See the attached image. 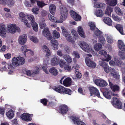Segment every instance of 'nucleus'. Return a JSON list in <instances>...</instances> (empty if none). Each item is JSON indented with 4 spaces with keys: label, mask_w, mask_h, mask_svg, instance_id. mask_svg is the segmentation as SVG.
I'll use <instances>...</instances> for the list:
<instances>
[{
    "label": "nucleus",
    "mask_w": 125,
    "mask_h": 125,
    "mask_svg": "<svg viewBox=\"0 0 125 125\" xmlns=\"http://www.w3.org/2000/svg\"><path fill=\"white\" fill-rule=\"evenodd\" d=\"M6 114L7 116L10 119H12L14 115L13 111L11 110L7 112Z\"/></svg>",
    "instance_id": "47"
},
{
    "label": "nucleus",
    "mask_w": 125,
    "mask_h": 125,
    "mask_svg": "<svg viewBox=\"0 0 125 125\" xmlns=\"http://www.w3.org/2000/svg\"><path fill=\"white\" fill-rule=\"evenodd\" d=\"M107 42L109 43H112L113 41L112 36L111 35L108 33H106L105 34Z\"/></svg>",
    "instance_id": "32"
},
{
    "label": "nucleus",
    "mask_w": 125,
    "mask_h": 125,
    "mask_svg": "<svg viewBox=\"0 0 125 125\" xmlns=\"http://www.w3.org/2000/svg\"><path fill=\"white\" fill-rule=\"evenodd\" d=\"M49 72L52 75L54 76L57 75L58 73L57 69L54 67L51 68L49 70Z\"/></svg>",
    "instance_id": "42"
},
{
    "label": "nucleus",
    "mask_w": 125,
    "mask_h": 125,
    "mask_svg": "<svg viewBox=\"0 0 125 125\" xmlns=\"http://www.w3.org/2000/svg\"><path fill=\"white\" fill-rule=\"evenodd\" d=\"M112 92L110 90H107L103 93L104 96L106 98L110 99L111 98L112 94L113 96H118V94H112Z\"/></svg>",
    "instance_id": "21"
},
{
    "label": "nucleus",
    "mask_w": 125,
    "mask_h": 125,
    "mask_svg": "<svg viewBox=\"0 0 125 125\" xmlns=\"http://www.w3.org/2000/svg\"><path fill=\"white\" fill-rule=\"evenodd\" d=\"M109 86L112 90L114 91H117L119 90V86L115 84L113 85L109 80H108Z\"/></svg>",
    "instance_id": "30"
},
{
    "label": "nucleus",
    "mask_w": 125,
    "mask_h": 125,
    "mask_svg": "<svg viewBox=\"0 0 125 125\" xmlns=\"http://www.w3.org/2000/svg\"><path fill=\"white\" fill-rule=\"evenodd\" d=\"M71 32L72 34L73 35V37L75 38L77 37L78 35V34L76 31L74 30L73 29L72 30Z\"/></svg>",
    "instance_id": "63"
},
{
    "label": "nucleus",
    "mask_w": 125,
    "mask_h": 125,
    "mask_svg": "<svg viewBox=\"0 0 125 125\" xmlns=\"http://www.w3.org/2000/svg\"><path fill=\"white\" fill-rule=\"evenodd\" d=\"M59 60L56 57L52 58L51 61V64L53 66L57 65L59 64Z\"/></svg>",
    "instance_id": "35"
},
{
    "label": "nucleus",
    "mask_w": 125,
    "mask_h": 125,
    "mask_svg": "<svg viewBox=\"0 0 125 125\" xmlns=\"http://www.w3.org/2000/svg\"><path fill=\"white\" fill-rule=\"evenodd\" d=\"M30 40L35 43H37L39 42V40L36 37L30 35L28 37Z\"/></svg>",
    "instance_id": "44"
},
{
    "label": "nucleus",
    "mask_w": 125,
    "mask_h": 125,
    "mask_svg": "<svg viewBox=\"0 0 125 125\" xmlns=\"http://www.w3.org/2000/svg\"><path fill=\"white\" fill-rule=\"evenodd\" d=\"M76 77L78 78H80L81 77L82 75L78 69H76L75 71Z\"/></svg>",
    "instance_id": "56"
},
{
    "label": "nucleus",
    "mask_w": 125,
    "mask_h": 125,
    "mask_svg": "<svg viewBox=\"0 0 125 125\" xmlns=\"http://www.w3.org/2000/svg\"><path fill=\"white\" fill-rule=\"evenodd\" d=\"M60 111L62 114L66 113L68 110V107L67 106L65 105H61L60 107Z\"/></svg>",
    "instance_id": "31"
},
{
    "label": "nucleus",
    "mask_w": 125,
    "mask_h": 125,
    "mask_svg": "<svg viewBox=\"0 0 125 125\" xmlns=\"http://www.w3.org/2000/svg\"><path fill=\"white\" fill-rule=\"evenodd\" d=\"M98 42L101 43L103 45H104L105 43V38L103 35L98 37Z\"/></svg>",
    "instance_id": "50"
},
{
    "label": "nucleus",
    "mask_w": 125,
    "mask_h": 125,
    "mask_svg": "<svg viewBox=\"0 0 125 125\" xmlns=\"http://www.w3.org/2000/svg\"><path fill=\"white\" fill-rule=\"evenodd\" d=\"M2 67L0 68V71H7L8 70H12L14 69V67L10 63H7L5 62L1 63Z\"/></svg>",
    "instance_id": "6"
},
{
    "label": "nucleus",
    "mask_w": 125,
    "mask_h": 125,
    "mask_svg": "<svg viewBox=\"0 0 125 125\" xmlns=\"http://www.w3.org/2000/svg\"><path fill=\"white\" fill-rule=\"evenodd\" d=\"M70 13L71 17L75 21H79L81 20V17L75 12L71 10L70 12Z\"/></svg>",
    "instance_id": "18"
},
{
    "label": "nucleus",
    "mask_w": 125,
    "mask_h": 125,
    "mask_svg": "<svg viewBox=\"0 0 125 125\" xmlns=\"http://www.w3.org/2000/svg\"><path fill=\"white\" fill-rule=\"evenodd\" d=\"M72 120L74 124L77 125H86L83 122L80 120L77 117L73 116Z\"/></svg>",
    "instance_id": "22"
},
{
    "label": "nucleus",
    "mask_w": 125,
    "mask_h": 125,
    "mask_svg": "<svg viewBox=\"0 0 125 125\" xmlns=\"http://www.w3.org/2000/svg\"><path fill=\"white\" fill-rule=\"evenodd\" d=\"M62 57L68 63H70L72 62V59L71 57L68 55H64Z\"/></svg>",
    "instance_id": "43"
},
{
    "label": "nucleus",
    "mask_w": 125,
    "mask_h": 125,
    "mask_svg": "<svg viewBox=\"0 0 125 125\" xmlns=\"http://www.w3.org/2000/svg\"><path fill=\"white\" fill-rule=\"evenodd\" d=\"M112 104L116 108L118 109H121L122 107V103L116 97L113 98L112 101Z\"/></svg>",
    "instance_id": "10"
},
{
    "label": "nucleus",
    "mask_w": 125,
    "mask_h": 125,
    "mask_svg": "<svg viewBox=\"0 0 125 125\" xmlns=\"http://www.w3.org/2000/svg\"><path fill=\"white\" fill-rule=\"evenodd\" d=\"M47 65H43L42 67V69L44 71L46 74H48L49 72L47 70Z\"/></svg>",
    "instance_id": "59"
},
{
    "label": "nucleus",
    "mask_w": 125,
    "mask_h": 125,
    "mask_svg": "<svg viewBox=\"0 0 125 125\" xmlns=\"http://www.w3.org/2000/svg\"><path fill=\"white\" fill-rule=\"evenodd\" d=\"M106 4L112 6H115L117 4V0H106Z\"/></svg>",
    "instance_id": "38"
},
{
    "label": "nucleus",
    "mask_w": 125,
    "mask_h": 125,
    "mask_svg": "<svg viewBox=\"0 0 125 125\" xmlns=\"http://www.w3.org/2000/svg\"><path fill=\"white\" fill-rule=\"evenodd\" d=\"M39 26L40 28L42 29H43L46 26V24L44 20H42L40 21L39 23Z\"/></svg>",
    "instance_id": "52"
},
{
    "label": "nucleus",
    "mask_w": 125,
    "mask_h": 125,
    "mask_svg": "<svg viewBox=\"0 0 125 125\" xmlns=\"http://www.w3.org/2000/svg\"><path fill=\"white\" fill-rule=\"evenodd\" d=\"M119 55L121 58L123 59H125V52H120L119 53Z\"/></svg>",
    "instance_id": "62"
},
{
    "label": "nucleus",
    "mask_w": 125,
    "mask_h": 125,
    "mask_svg": "<svg viewBox=\"0 0 125 125\" xmlns=\"http://www.w3.org/2000/svg\"><path fill=\"white\" fill-rule=\"evenodd\" d=\"M99 64L101 66L104 68V71L106 73H108L110 72L111 74V69H114V68H110L108 65L102 60L99 61Z\"/></svg>",
    "instance_id": "11"
},
{
    "label": "nucleus",
    "mask_w": 125,
    "mask_h": 125,
    "mask_svg": "<svg viewBox=\"0 0 125 125\" xmlns=\"http://www.w3.org/2000/svg\"><path fill=\"white\" fill-rule=\"evenodd\" d=\"M49 8L50 12L52 15H54L56 10V6L53 4H51L50 5Z\"/></svg>",
    "instance_id": "40"
},
{
    "label": "nucleus",
    "mask_w": 125,
    "mask_h": 125,
    "mask_svg": "<svg viewBox=\"0 0 125 125\" xmlns=\"http://www.w3.org/2000/svg\"><path fill=\"white\" fill-rule=\"evenodd\" d=\"M112 17L113 19L115 21H119L121 20V19L116 16L114 14H112Z\"/></svg>",
    "instance_id": "58"
},
{
    "label": "nucleus",
    "mask_w": 125,
    "mask_h": 125,
    "mask_svg": "<svg viewBox=\"0 0 125 125\" xmlns=\"http://www.w3.org/2000/svg\"><path fill=\"white\" fill-rule=\"evenodd\" d=\"M80 47L84 51L89 52L91 51V48L89 47L88 45L84 42H80L79 43Z\"/></svg>",
    "instance_id": "9"
},
{
    "label": "nucleus",
    "mask_w": 125,
    "mask_h": 125,
    "mask_svg": "<svg viewBox=\"0 0 125 125\" xmlns=\"http://www.w3.org/2000/svg\"><path fill=\"white\" fill-rule=\"evenodd\" d=\"M7 30L5 25L4 24H0V36L2 38H5L6 36Z\"/></svg>",
    "instance_id": "15"
},
{
    "label": "nucleus",
    "mask_w": 125,
    "mask_h": 125,
    "mask_svg": "<svg viewBox=\"0 0 125 125\" xmlns=\"http://www.w3.org/2000/svg\"><path fill=\"white\" fill-rule=\"evenodd\" d=\"M48 16L49 18L51 21L54 22L55 21H56V18L55 17L52 15L50 14H48Z\"/></svg>",
    "instance_id": "60"
},
{
    "label": "nucleus",
    "mask_w": 125,
    "mask_h": 125,
    "mask_svg": "<svg viewBox=\"0 0 125 125\" xmlns=\"http://www.w3.org/2000/svg\"><path fill=\"white\" fill-rule=\"evenodd\" d=\"M104 56V58L103 59H101L99 61L102 60H103L104 62V61L108 62L111 59V56L109 54H107V53Z\"/></svg>",
    "instance_id": "51"
},
{
    "label": "nucleus",
    "mask_w": 125,
    "mask_h": 125,
    "mask_svg": "<svg viewBox=\"0 0 125 125\" xmlns=\"http://www.w3.org/2000/svg\"><path fill=\"white\" fill-rule=\"evenodd\" d=\"M105 4L103 3L96 2L94 3V6L95 7L102 8L104 7Z\"/></svg>",
    "instance_id": "49"
},
{
    "label": "nucleus",
    "mask_w": 125,
    "mask_h": 125,
    "mask_svg": "<svg viewBox=\"0 0 125 125\" xmlns=\"http://www.w3.org/2000/svg\"><path fill=\"white\" fill-rule=\"evenodd\" d=\"M88 57H87L85 59V63L87 65L91 68H94L96 66V63L93 61L91 60L90 58L88 57H92L91 54L87 55Z\"/></svg>",
    "instance_id": "8"
},
{
    "label": "nucleus",
    "mask_w": 125,
    "mask_h": 125,
    "mask_svg": "<svg viewBox=\"0 0 125 125\" xmlns=\"http://www.w3.org/2000/svg\"><path fill=\"white\" fill-rule=\"evenodd\" d=\"M94 34L98 37H99L103 35L102 32L97 28L94 29Z\"/></svg>",
    "instance_id": "45"
},
{
    "label": "nucleus",
    "mask_w": 125,
    "mask_h": 125,
    "mask_svg": "<svg viewBox=\"0 0 125 125\" xmlns=\"http://www.w3.org/2000/svg\"><path fill=\"white\" fill-rule=\"evenodd\" d=\"M19 18L21 21L23 22L27 27L30 28V24L28 22V19L30 21L31 24L33 28V30L35 32H37L38 29L37 24L35 21V18L32 15L29 14H25L23 12L20 13L19 14Z\"/></svg>",
    "instance_id": "1"
},
{
    "label": "nucleus",
    "mask_w": 125,
    "mask_h": 125,
    "mask_svg": "<svg viewBox=\"0 0 125 125\" xmlns=\"http://www.w3.org/2000/svg\"><path fill=\"white\" fill-rule=\"evenodd\" d=\"M95 84L97 86L101 87L106 86L107 83L105 80L102 79H97L94 81Z\"/></svg>",
    "instance_id": "16"
},
{
    "label": "nucleus",
    "mask_w": 125,
    "mask_h": 125,
    "mask_svg": "<svg viewBox=\"0 0 125 125\" xmlns=\"http://www.w3.org/2000/svg\"><path fill=\"white\" fill-rule=\"evenodd\" d=\"M118 45L119 49L122 51H125V45L122 41L120 40L118 41Z\"/></svg>",
    "instance_id": "36"
},
{
    "label": "nucleus",
    "mask_w": 125,
    "mask_h": 125,
    "mask_svg": "<svg viewBox=\"0 0 125 125\" xmlns=\"http://www.w3.org/2000/svg\"><path fill=\"white\" fill-rule=\"evenodd\" d=\"M102 48V45L99 43H97L94 44V48L96 52H98Z\"/></svg>",
    "instance_id": "41"
},
{
    "label": "nucleus",
    "mask_w": 125,
    "mask_h": 125,
    "mask_svg": "<svg viewBox=\"0 0 125 125\" xmlns=\"http://www.w3.org/2000/svg\"><path fill=\"white\" fill-rule=\"evenodd\" d=\"M42 50L46 53V56H48L51 54V52L48 48L46 45H43L42 47Z\"/></svg>",
    "instance_id": "28"
},
{
    "label": "nucleus",
    "mask_w": 125,
    "mask_h": 125,
    "mask_svg": "<svg viewBox=\"0 0 125 125\" xmlns=\"http://www.w3.org/2000/svg\"><path fill=\"white\" fill-rule=\"evenodd\" d=\"M59 63L60 67L61 68H64L65 70L68 71H70L71 70V66L64 60L62 59H60Z\"/></svg>",
    "instance_id": "7"
},
{
    "label": "nucleus",
    "mask_w": 125,
    "mask_h": 125,
    "mask_svg": "<svg viewBox=\"0 0 125 125\" xmlns=\"http://www.w3.org/2000/svg\"><path fill=\"white\" fill-rule=\"evenodd\" d=\"M31 3H35L36 2H37V4L38 7L40 8H42L43 6L46 5L47 4L45 3L42 1H37V0H30Z\"/></svg>",
    "instance_id": "24"
},
{
    "label": "nucleus",
    "mask_w": 125,
    "mask_h": 125,
    "mask_svg": "<svg viewBox=\"0 0 125 125\" xmlns=\"http://www.w3.org/2000/svg\"><path fill=\"white\" fill-rule=\"evenodd\" d=\"M25 62L24 58L20 56L14 57L12 60V64L14 66H18L23 64Z\"/></svg>",
    "instance_id": "3"
},
{
    "label": "nucleus",
    "mask_w": 125,
    "mask_h": 125,
    "mask_svg": "<svg viewBox=\"0 0 125 125\" xmlns=\"http://www.w3.org/2000/svg\"><path fill=\"white\" fill-rule=\"evenodd\" d=\"M89 90L91 96L95 94L98 97L102 98L100 96L99 91L96 88L93 86H91L89 87Z\"/></svg>",
    "instance_id": "13"
},
{
    "label": "nucleus",
    "mask_w": 125,
    "mask_h": 125,
    "mask_svg": "<svg viewBox=\"0 0 125 125\" xmlns=\"http://www.w3.org/2000/svg\"><path fill=\"white\" fill-rule=\"evenodd\" d=\"M111 74L113 77L116 79H119L120 78V75L118 72L115 71V69H112L111 70Z\"/></svg>",
    "instance_id": "33"
},
{
    "label": "nucleus",
    "mask_w": 125,
    "mask_h": 125,
    "mask_svg": "<svg viewBox=\"0 0 125 125\" xmlns=\"http://www.w3.org/2000/svg\"><path fill=\"white\" fill-rule=\"evenodd\" d=\"M51 45L52 46L54 50L57 49V47L58 45V42L54 40H52L51 41Z\"/></svg>",
    "instance_id": "34"
},
{
    "label": "nucleus",
    "mask_w": 125,
    "mask_h": 125,
    "mask_svg": "<svg viewBox=\"0 0 125 125\" xmlns=\"http://www.w3.org/2000/svg\"><path fill=\"white\" fill-rule=\"evenodd\" d=\"M39 10V8L37 7H35L32 9V11L33 13L35 14H36L38 13Z\"/></svg>",
    "instance_id": "61"
},
{
    "label": "nucleus",
    "mask_w": 125,
    "mask_h": 125,
    "mask_svg": "<svg viewBox=\"0 0 125 125\" xmlns=\"http://www.w3.org/2000/svg\"><path fill=\"white\" fill-rule=\"evenodd\" d=\"M72 91L70 89L67 88H64L63 93H65L70 95L72 94Z\"/></svg>",
    "instance_id": "57"
},
{
    "label": "nucleus",
    "mask_w": 125,
    "mask_h": 125,
    "mask_svg": "<svg viewBox=\"0 0 125 125\" xmlns=\"http://www.w3.org/2000/svg\"><path fill=\"white\" fill-rule=\"evenodd\" d=\"M114 10L116 13L118 15H122L123 14V12L121 10L120 8L118 7H115V8Z\"/></svg>",
    "instance_id": "48"
},
{
    "label": "nucleus",
    "mask_w": 125,
    "mask_h": 125,
    "mask_svg": "<svg viewBox=\"0 0 125 125\" xmlns=\"http://www.w3.org/2000/svg\"><path fill=\"white\" fill-rule=\"evenodd\" d=\"M31 115L27 113H25L22 114L21 116V118L22 120L25 121H29L31 120Z\"/></svg>",
    "instance_id": "23"
},
{
    "label": "nucleus",
    "mask_w": 125,
    "mask_h": 125,
    "mask_svg": "<svg viewBox=\"0 0 125 125\" xmlns=\"http://www.w3.org/2000/svg\"><path fill=\"white\" fill-rule=\"evenodd\" d=\"M49 61V58L47 57L44 59L43 60V65H47L48 63V61Z\"/></svg>",
    "instance_id": "64"
},
{
    "label": "nucleus",
    "mask_w": 125,
    "mask_h": 125,
    "mask_svg": "<svg viewBox=\"0 0 125 125\" xmlns=\"http://www.w3.org/2000/svg\"><path fill=\"white\" fill-rule=\"evenodd\" d=\"M103 21L106 24L109 26H111L112 24V22L111 19L108 17H104L103 18Z\"/></svg>",
    "instance_id": "27"
},
{
    "label": "nucleus",
    "mask_w": 125,
    "mask_h": 125,
    "mask_svg": "<svg viewBox=\"0 0 125 125\" xmlns=\"http://www.w3.org/2000/svg\"><path fill=\"white\" fill-rule=\"evenodd\" d=\"M94 14L97 17H101L104 16V13L102 10L98 9L95 10Z\"/></svg>",
    "instance_id": "37"
},
{
    "label": "nucleus",
    "mask_w": 125,
    "mask_h": 125,
    "mask_svg": "<svg viewBox=\"0 0 125 125\" xmlns=\"http://www.w3.org/2000/svg\"><path fill=\"white\" fill-rule=\"evenodd\" d=\"M61 28L62 35L66 37L69 41L71 42H74V39L70 36V34L67 32L65 27L63 26H62Z\"/></svg>",
    "instance_id": "5"
},
{
    "label": "nucleus",
    "mask_w": 125,
    "mask_h": 125,
    "mask_svg": "<svg viewBox=\"0 0 125 125\" xmlns=\"http://www.w3.org/2000/svg\"><path fill=\"white\" fill-rule=\"evenodd\" d=\"M42 33L44 36L47 38L48 40H50L52 39V36L48 28H46L43 30Z\"/></svg>",
    "instance_id": "19"
},
{
    "label": "nucleus",
    "mask_w": 125,
    "mask_h": 125,
    "mask_svg": "<svg viewBox=\"0 0 125 125\" xmlns=\"http://www.w3.org/2000/svg\"><path fill=\"white\" fill-rule=\"evenodd\" d=\"M52 34L54 39H58L60 37V33L56 30H54L53 31Z\"/></svg>",
    "instance_id": "54"
},
{
    "label": "nucleus",
    "mask_w": 125,
    "mask_h": 125,
    "mask_svg": "<svg viewBox=\"0 0 125 125\" xmlns=\"http://www.w3.org/2000/svg\"><path fill=\"white\" fill-rule=\"evenodd\" d=\"M7 27L8 31L11 34H14L16 31L18 32L20 31V28L15 24L9 25L7 26Z\"/></svg>",
    "instance_id": "4"
},
{
    "label": "nucleus",
    "mask_w": 125,
    "mask_h": 125,
    "mask_svg": "<svg viewBox=\"0 0 125 125\" xmlns=\"http://www.w3.org/2000/svg\"><path fill=\"white\" fill-rule=\"evenodd\" d=\"M64 77L61 78L60 80V83L61 84L66 86H70L71 84L72 81L71 79L69 77H68L65 79L63 81Z\"/></svg>",
    "instance_id": "14"
},
{
    "label": "nucleus",
    "mask_w": 125,
    "mask_h": 125,
    "mask_svg": "<svg viewBox=\"0 0 125 125\" xmlns=\"http://www.w3.org/2000/svg\"><path fill=\"white\" fill-rule=\"evenodd\" d=\"M60 9L61 15L60 17V20H57L56 19L55 22L61 23L63 22V21H64L67 18L68 11L67 9L64 6H61Z\"/></svg>",
    "instance_id": "2"
},
{
    "label": "nucleus",
    "mask_w": 125,
    "mask_h": 125,
    "mask_svg": "<svg viewBox=\"0 0 125 125\" xmlns=\"http://www.w3.org/2000/svg\"><path fill=\"white\" fill-rule=\"evenodd\" d=\"M21 50L24 53L27 52L28 53H30L31 55L33 54V51L27 49V46L26 45H25L22 46L21 48Z\"/></svg>",
    "instance_id": "26"
},
{
    "label": "nucleus",
    "mask_w": 125,
    "mask_h": 125,
    "mask_svg": "<svg viewBox=\"0 0 125 125\" xmlns=\"http://www.w3.org/2000/svg\"><path fill=\"white\" fill-rule=\"evenodd\" d=\"M27 36L26 34H24L19 36L18 39V42L21 45L25 44L27 41Z\"/></svg>",
    "instance_id": "20"
},
{
    "label": "nucleus",
    "mask_w": 125,
    "mask_h": 125,
    "mask_svg": "<svg viewBox=\"0 0 125 125\" xmlns=\"http://www.w3.org/2000/svg\"><path fill=\"white\" fill-rule=\"evenodd\" d=\"M88 25L91 30H94V29L96 28H95V24L94 22H89L88 23Z\"/></svg>",
    "instance_id": "55"
},
{
    "label": "nucleus",
    "mask_w": 125,
    "mask_h": 125,
    "mask_svg": "<svg viewBox=\"0 0 125 125\" xmlns=\"http://www.w3.org/2000/svg\"><path fill=\"white\" fill-rule=\"evenodd\" d=\"M112 9L109 7H107L105 11V14L110 16L111 12L112 11Z\"/></svg>",
    "instance_id": "53"
},
{
    "label": "nucleus",
    "mask_w": 125,
    "mask_h": 125,
    "mask_svg": "<svg viewBox=\"0 0 125 125\" xmlns=\"http://www.w3.org/2000/svg\"><path fill=\"white\" fill-rule=\"evenodd\" d=\"M0 3L2 5L11 6L13 5V3H10L8 0H0Z\"/></svg>",
    "instance_id": "39"
},
{
    "label": "nucleus",
    "mask_w": 125,
    "mask_h": 125,
    "mask_svg": "<svg viewBox=\"0 0 125 125\" xmlns=\"http://www.w3.org/2000/svg\"><path fill=\"white\" fill-rule=\"evenodd\" d=\"M115 27L121 34L123 35L124 34L123 27L121 25L117 24L115 26Z\"/></svg>",
    "instance_id": "46"
},
{
    "label": "nucleus",
    "mask_w": 125,
    "mask_h": 125,
    "mask_svg": "<svg viewBox=\"0 0 125 125\" xmlns=\"http://www.w3.org/2000/svg\"><path fill=\"white\" fill-rule=\"evenodd\" d=\"M109 63L110 65L113 66L115 65L119 67L122 66L123 65V63L118 60L117 57H114L112 60L110 61Z\"/></svg>",
    "instance_id": "12"
},
{
    "label": "nucleus",
    "mask_w": 125,
    "mask_h": 125,
    "mask_svg": "<svg viewBox=\"0 0 125 125\" xmlns=\"http://www.w3.org/2000/svg\"><path fill=\"white\" fill-rule=\"evenodd\" d=\"M55 91L61 94L63 93L65 88L61 86H59L56 87H54L52 88Z\"/></svg>",
    "instance_id": "25"
},
{
    "label": "nucleus",
    "mask_w": 125,
    "mask_h": 125,
    "mask_svg": "<svg viewBox=\"0 0 125 125\" xmlns=\"http://www.w3.org/2000/svg\"><path fill=\"white\" fill-rule=\"evenodd\" d=\"M34 70H28L26 72V75L31 77H33L35 74L37 73L38 72L39 68L37 66L35 67L34 68Z\"/></svg>",
    "instance_id": "17"
},
{
    "label": "nucleus",
    "mask_w": 125,
    "mask_h": 125,
    "mask_svg": "<svg viewBox=\"0 0 125 125\" xmlns=\"http://www.w3.org/2000/svg\"><path fill=\"white\" fill-rule=\"evenodd\" d=\"M77 31L79 35L81 37L85 38V35L82 27L81 26L78 27Z\"/></svg>",
    "instance_id": "29"
}]
</instances>
